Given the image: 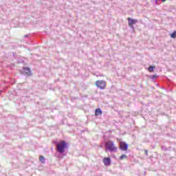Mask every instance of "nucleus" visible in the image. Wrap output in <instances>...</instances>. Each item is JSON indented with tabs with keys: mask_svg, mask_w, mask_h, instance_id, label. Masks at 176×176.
<instances>
[{
	"mask_svg": "<svg viewBox=\"0 0 176 176\" xmlns=\"http://www.w3.org/2000/svg\"><path fill=\"white\" fill-rule=\"evenodd\" d=\"M69 149V145H68L65 140H61L59 143L56 142V151L58 153L63 155L65 152H68Z\"/></svg>",
	"mask_w": 176,
	"mask_h": 176,
	"instance_id": "f257e3e1",
	"label": "nucleus"
},
{
	"mask_svg": "<svg viewBox=\"0 0 176 176\" xmlns=\"http://www.w3.org/2000/svg\"><path fill=\"white\" fill-rule=\"evenodd\" d=\"M104 148L107 151H109V152H113L114 153H116V152H118V147L115 146V143H113V142L111 140L106 142Z\"/></svg>",
	"mask_w": 176,
	"mask_h": 176,
	"instance_id": "f03ea898",
	"label": "nucleus"
},
{
	"mask_svg": "<svg viewBox=\"0 0 176 176\" xmlns=\"http://www.w3.org/2000/svg\"><path fill=\"white\" fill-rule=\"evenodd\" d=\"M96 86L101 90H103L107 87V82H105L104 80H99L96 82Z\"/></svg>",
	"mask_w": 176,
	"mask_h": 176,
	"instance_id": "7ed1b4c3",
	"label": "nucleus"
},
{
	"mask_svg": "<svg viewBox=\"0 0 176 176\" xmlns=\"http://www.w3.org/2000/svg\"><path fill=\"white\" fill-rule=\"evenodd\" d=\"M127 20L130 28H131V30H134V24H137V23H138V20L133 19L131 18H128Z\"/></svg>",
	"mask_w": 176,
	"mask_h": 176,
	"instance_id": "20e7f679",
	"label": "nucleus"
},
{
	"mask_svg": "<svg viewBox=\"0 0 176 176\" xmlns=\"http://www.w3.org/2000/svg\"><path fill=\"white\" fill-rule=\"evenodd\" d=\"M120 151H123L124 152L127 151V149H129V144L126 143V142H120Z\"/></svg>",
	"mask_w": 176,
	"mask_h": 176,
	"instance_id": "39448f33",
	"label": "nucleus"
},
{
	"mask_svg": "<svg viewBox=\"0 0 176 176\" xmlns=\"http://www.w3.org/2000/svg\"><path fill=\"white\" fill-rule=\"evenodd\" d=\"M103 163L104 166H110L111 165V158L106 157L103 160Z\"/></svg>",
	"mask_w": 176,
	"mask_h": 176,
	"instance_id": "423d86ee",
	"label": "nucleus"
},
{
	"mask_svg": "<svg viewBox=\"0 0 176 176\" xmlns=\"http://www.w3.org/2000/svg\"><path fill=\"white\" fill-rule=\"evenodd\" d=\"M23 72L26 75H29V76L31 75V69H30V67H23Z\"/></svg>",
	"mask_w": 176,
	"mask_h": 176,
	"instance_id": "0eeeda50",
	"label": "nucleus"
},
{
	"mask_svg": "<svg viewBox=\"0 0 176 176\" xmlns=\"http://www.w3.org/2000/svg\"><path fill=\"white\" fill-rule=\"evenodd\" d=\"M100 115H102V110H101L100 108H98L95 110V116H100Z\"/></svg>",
	"mask_w": 176,
	"mask_h": 176,
	"instance_id": "6e6552de",
	"label": "nucleus"
},
{
	"mask_svg": "<svg viewBox=\"0 0 176 176\" xmlns=\"http://www.w3.org/2000/svg\"><path fill=\"white\" fill-rule=\"evenodd\" d=\"M155 68H156V67L151 65L148 68V70L149 72H153Z\"/></svg>",
	"mask_w": 176,
	"mask_h": 176,
	"instance_id": "1a4fd4ad",
	"label": "nucleus"
},
{
	"mask_svg": "<svg viewBox=\"0 0 176 176\" xmlns=\"http://www.w3.org/2000/svg\"><path fill=\"white\" fill-rule=\"evenodd\" d=\"M170 38L173 39H175L176 38V31H174L172 34H170Z\"/></svg>",
	"mask_w": 176,
	"mask_h": 176,
	"instance_id": "9d476101",
	"label": "nucleus"
},
{
	"mask_svg": "<svg viewBox=\"0 0 176 176\" xmlns=\"http://www.w3.org/2000/svg\"><path fill=\"white\" fill-rule=\"evenodd\" d=\"M157 77L158 76L157 74H154L153 76H150V79L155 80V79H157Z\"/></svg>",
	"mask_w": 176,
	"mask_h": 176,
	"instance_id": "9b49d317",
	"label": "nucleus"
},
{
	"mask_svg": "<svg viewBox=\"0 0 176 176\" xmlns=\"http://www.w3.org/2000/svg\"><path fill=\"white\" fill-rule=\"evenodd\" d=\"M126 157L127 156H126V155H123L120 157V160H123V159H126Z\"/></svg>",
	"mask_w": 176,
	"mask_h": 176,
	"instance_id": "f8f14e48",
	"label": "nucleus"
},
{
	"mask_svg": "<svg viewBox=\"0 0 176 176\" xmlns=\"http://www.w3.org/2000/svg\"><path fill=\"white\" fill-rule=\"evenodd\" d=\"M162 2H166V1H167V0H162ZM159 0H155V3L157 4V5H158L159 4Z\"/></svg>",
	"mask_w": 176,
	"mask_h": 176,
	"instance_id": "ddd939ff",
	"label": "nucleus"
},
{
	"mask_svg": "<svg viewBox=\"0 0 176 176\" xmlns=\"http://www.w3.org/2000/svg\"><path fill=\"white\" fill-rule=\"evenodd\" d=\"M162 151H167V148L164 146H162Z\"/></svg>",
	"mask_w": 176,
	"mask_h": 176,
	"instance_id": "4468645a",
	"label": "nucleus"
},
{
	"mask_svg": "<svg viewBox=\"0 0 176 176\" xmlns=\"http://www.w3.org/2000/svg\"><path fill=\"white\" fill-rule=\"evenodd\" d=\"M40 162H43V156H40Z\"/></svg>",
	"mask_w": 176,
	"mask_h": 176,
	"instance_id": "2eb2a0df",
	"label": "nucleus"
},
{
	"mask_svg": "<svg viewBox=\"0 0 176 176\" xmlns=\"http://www.w3.org/2000/svg\"><path fill=\"white\" fill-rule=\"evenodd\" d=\"M145 155H148V150H144Z\"/></svg>",
	"mask_w": 176,
	"mask_h": 176,
	"instance_id": "dca6fc26",
	"label": "nucleus"
}]
</instances>
